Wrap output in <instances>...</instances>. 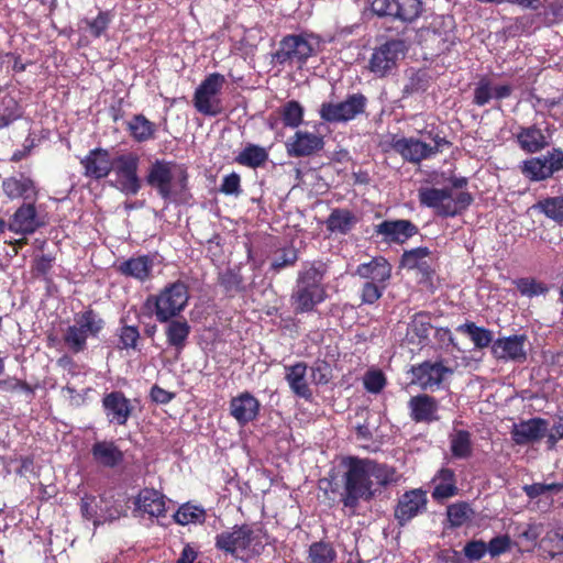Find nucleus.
<instances>
[{
    "mask_svg": "<svg viewBox=\"0 0 563 563\" xmlns=\"http://www.w3.org/2000/svg\"><path fill=\"white\" fill-rule=\"evenodd\" d=\"M494 89V84L489 79L482 78L474 89L473 102L478 107L489 103L490 100L495 99Z\"/></svg>",
    "mask_w": 563,
    "mask_h": 563,
    "instance_id": "603ef678",
    "label": "nucleus"
},
{
    "mask_svg": "<svg viewBox=\"0 0 563 563\" xmlns=\"http://www.w3.org/2000/svg\"><path fill=\"white\" fill-rule=\"evenodd\" d=\"M367 99L362 93L350 95L341 102H324L319 114L328 122H347L365 111Z\"/></svg>",
    "mask_w": 563,
    "mask_h": 563,
    "instance_id": "f8f14e48",
    "label": "nucleus"
},
{
    "mask_svg": "<svg viewBox=\"0 0 563 563\" xmlns=\"http://www.w3.org/2000/svg\"><path fill=\"white\" fill-rule=\"evenodd\" d=\"M512 283L516 285L520 295L525 297L532 298L543 295L548 291L547 286L534 278L523 277L515 279Z\"/></svg>",
    "mask_w": 563,
    "mask_h": 563,
    "instance_id": "3c124183",
    "label": "nucleus"
},
{
    "mask_svg": "<svg viewBox=\"0 0 563 563\" xmlns=\"http://www.w3.org/2000/svg\"><path fill=\"white\" fill-rule=\"evenodd\" d=\"M134 506L135 511L150 517H164L166 512L165 498L155 489H142L134 501Z\"/></svg>",
    "mask_w": 563,
    "mask_h": 563,
    "instance_id": "cd10ccee",
    "label": "nucleus"
},
{
    "mask_svg": "<svg viewBox=\"0 0 563 563\" xmlns=\"http://www.w3.org/2000/svg\"><path fill=\"white\" fill-rule=\"evenodd\" d=\"M487 553V544L482 540L467 542L464 547V554L472 561L481 560Z\"/></svg>",
    "mask_w": 563,
    "mask_h": 563,
    "instance_id": "680f3d73",
    "label": "nucleus"
},
{
    "mask_svg": "<svg viewBox=\"0 0 563 563\" xmlns=\"http://www.w3.org/2000/svg\"><path fill=\"white\" fill-rule=\"evenodd\" d=\"M427 494L422 489L406 492L398 500L395 509V518L400 526H405L412 518L423 512L427 508Z\"/></svg>",
    "mask_w": 563,
    "mask_h": 563,
    "instance_id": "6ab92c4d",
    "label": "nucleus"
},
{
    "mask_svg": "<svg viewBox=\"0 0 563 563\" xmlns=\"http://www.w3.org/2000/svg\"><path fill=\"white\" fill-rule=\"evenodd\" d=\"M456 330L468 335L477 349H485L494 342L493 332L486 328L476 325L474 322L461 324Z\"/></svg>",
    "mask_w": 563,
    "mask_h": 563,
    "instance_id": "79ce46f5",
    "label": "nucleus"
},
{
    "mask_svg": "<svg viewBox=\"0 0 563 563\" xmlns=\"http://www.w3.org/2000/svg\"><path fill=\"white\" fill-rule=\"evenodd\" d=\"M494 95L495 100H501L510 97V95L514 91V87L511 85L505 84V85H494Z\"/></svg>",
    "mask_w": 563,
    "mask_h": 563,
    "instance_id": "774afa93",
    "label": "nucleus"
},
{
    "mask_svg": "<svg viewBox=\"0 0 563 563\" xmlns=\"http://www.w3.org/2000/svg\"><path fill=\"white\" fill-rule=\"evenodd\" d=\"M285 126L298 128L303 120V108L296 100H289L280 107L279 110Z\"/></svg>",
    "mask_w": 563,
    "mask_h": 563,
    "instance_id": "09e8293b",
    "label": "nucleus"
},
{
    "mask_svg": "<svg viewBox=\"0 0 563 563\" xmlns=\"http://www.w3.org/2000/svg\"><path fill=\"white\" fill-rule=\"evenodd\" d=\"M410 418L415 422H433L439 420V402L427 394L417 395L408 401Z\"/></svg>",
    "mask_w": 563,
    "mask_h": 563,
    "instance_id": "a878e982",
    "label": "nucleus"
},
{
    "mask_svg": "<svg viewBox=\"0 0 563 563\" xmlns=\"http://www.w3.org/2000/svg\"><path fill=\"white\" fill-rule=\"evenodd\" d=\"M166 323V341L169 346L174 347L176 352L180 353L187 344L191 328L186 320L170 319Z\"/></svg>",
    "mask_w": 563,
    "mask_h": 563,
    "instance_id": "72a5a7b5",
    "label": "nucleus"
},
{
    "mask_svg": "<svg viewBox=\"0 0 563 563\" xmlns=\"http://www.w3.org/2000/svg\"><path fill=\"white\" fill-rule=\"evenodd\" d=\"M376 232L389 242L404 243L418 233V228L409 220L383 221Z\"/></svg>",
    "mask_w": 563,
    "mask_h": 563,
    "instance_id": "7c9ffc66",
    "label": "nucleus"
},
{
    "mask_svg": "<svg viewBox=\"0 0 563 563\" xmlns=\"http://www.w3.org/2000/svg\"><path fill=\"white\" fill-rule=\"evenodd\" d=\"M220 191L224 195L238 196L241 192V177L236 173L224 176L220 186Z\"/></svg>",
    "mask_w": 563,
    "mask_h": 563,
    "instance_id": "052dcab7",
    "label": "nucleus"
},
{
    "mask_svg": "<svg viewBox=\"0 0 563 563\" xmlns=\"http://www.w3.org/2000/svg\"><path fill=\"white\" fill-rule=\"evenodd\" d=\"M103 325V320L92 309L77 313L64 333V342L73 353H80L86 350L88 338L98 336Z\"/></svg>",
    "mask_w": 563,
    "mask_h": 563,
    "instance_id": "423d86ee",
    "label": "nucleus"
},
{
    "mask_svg": "<svg viewBox=\"0 0 563 563\" xmlns=\"http://www.w3.org/2000/svg\"><path fill=\"white\" fill-rule=\"evenodd\" d=\"M298 261V251L292 246H285L277 250L271 263L274 272H279L286 267L294 266Z\"/></svg>",
    "mask_w": 563,
    "mask_h": 563,
    "instance_id": "8fccbe9b",
    "label": "nucleus"
},
{
    "mask_svg": "<svg viewBox=\"0 0 563 563\" xmlns=\"http://www.w3.org/2000/svg\"><path fill=\"white\" fill-rule=\"evenodd\" d=\"M526 343L525 334L501 336L493 342L492 354L498 361L523 363L527 360Z\"/></svg>",
    "mask_w": 563,
    "mask_h": 563,
    "instance_id": "f3484780",
    "label": "nucleus"
},
{
    "mask_svg": "<svg viewBox=\"0 0 563 563\" xmlns=\"http://www.w3.org/2000/svg\"><path fill=\"white\" fill-rule=\"evenodd\" d=\"M140 339V332L137 327L123 325L119 330V343L121 349H134L137 340Z\"/></svg>",
    "mask_w": 563,
    "mask_h": 563,
    "instance_id": "4d7b16f0",
    "label": "nucleus"
},
{
    "mask_svg": "<svg viewBox=\"0 0 563 563\" xmlns=\"http://www.w3.org/2000/svg\"><path fill=\"white\" fill-rule=\"evenodd\" d=\"M431 330V319L429 314L416 313L407 327V339L412 343H421L427 340Z\"/></svg>",
    "mask_w": 563,
    "mask_h": 563,
    "instance_id": "ea45409f",
    "label": "nucleus"
},
{
    "mask_svg": "<svg viewBox=\"0 0 563 563\" xmlns=\"http://www.w3.org/2000/svg\"><path fill=\"white\" fill-rule=\"evenodd\" d=\"M356 221V217L350 210L334 209L327 220V228L332 233L346 234Z\"/></svg>",
    "mask_w": 563,
    "mask_h": 563,
    "instance_id": "58836bf2",
    "label": "nucleus"
},
{
    "mask_svg": "<svg viewBox=\"0 0 563 563\" xmlns=\"http://www.w3.org/2000/svg\"><path fill=\"white\" fill-rule=\"evenodd\" d=\"M540 549L551 558L563 554V527L548 530L540 541Z\"/></svg>",
    "mask_w": 563,
    "mask_h": 563,
    "instance_id": "c03bdc74",
    "label": "nucleus"
},
{
    "mask_svg": "<svg viewBox=\"0 0 563 563\" xmlns=\"http://www.w3.org/2000/svg\"><path fill=\"white\" fill-rule=\"evenodd\" d=\"M323 139L317 133L297 131L286 143L287 153L292 157L309 156L323 147Z\"/></svg>",
    "mask_w": 563,
    "mask_h": 563,
    "instance_id": "b1692460",
    "label": "nucleus"
},
{
    "mask_svg": "<svg viewBox=\"0 0 563 563\" xmlns=\"http://www.w3.org/2000/svg\"><path fill=\"white\" fill-rule=\"evenodd\" d=\"M453 368L444 365L442 361H426L412 367V383L423 390L440 389L443 382L453 374Z\"/></svg>",
    "mask_w": 563,
    "mask_h": 563,
    "instance_id": "2eb2a0df",
    "label": "nucleus"
},
{
    "mask_svg": "<svg viewBox=\"0 0 563 563\" xmlns=\"http://www.w3.org/2000/svg\"><path fill=\"white\" fill-rule=\"evenodd\" d=\"M443 144H448L444 139L435 140L433 146L413 137H394L391 141L393 150L410 163H420L435 155Z\"/></svg>",
    "mask_w": 563,
    "mask_h": 563,
    "instance_id": "dca6fc26",
    "label": "nucleus"
},
{
    "mask_svg": "<svg viewBox=\"0 0 563 563\" xmlns=\"http://www.w3.org/2000/svg\"><path fill=\"white\" fill-rule=\"evenodd\" d=\"M188 168L185 164L163 158L154 159L146 173L147 185L165 200L181 197L188 190Z\"/></svg>",
    "mask_w": 563,
    "mask_h": 563,
    "instance_id": "7ed1b4c3",
    "label": "nucleus"
},
{
    "mask_svg": "<svg viewBox=\"0 0 563 563\" xmlns=\"http://www.w3.org/2000/svg\"><path fill=\"white\" fill-rule=\"evenodd\" d=\"M128 130L134 141L144 143L155 137L156 125L143 114H134L128 122Z\"/></svg>",
    "mask_w": 563,
    "mask_h": 563,
    "instance_id": "c9c22d12",
    "label": "nucleus"
},
{
    "mask_svg": "<svg viewBox=\"0 0 563 563\" xmlns=\"http://www.w3.org/2000/svg\"><path fill=\"white\" fill-rule=\"evenodd\" d=\"M430 263H432V257L428 247H416L406 251L401 257V265L404 267L419 269L423 274H429Z\"/></svg>",
    "mask_w": 563,
    "mask_h": 563,
    "instance_id": "e433bc0d",
    "label": "nucleus"
},
{
    "mask_svg": "<svg viewBox=\"0 0 563 563\" xmlns=\"http://www.w3.org/2000/svg\"><path fill=\"white\" fill-rule=\"evenodd\" d=\"M174 519L181 526L202 523L206 519V510L200 506L191 505L189 503L184 504L175 512Z\"/></svg>",
    "mask_w": 563,
    "mask_h": 563,
    "instance_id": "49530a36",
    "label": "nucleus"
},
{
    "mask_svg": "<svg viewBox=\"0 0 563 563\" xmlns=\"http://www.w3.org/2000/svg\"><path fill=\"white\" fill-rule=\"evenodd\" d=\"M114 157L106 148H93L82 159L81 165L85 168V176L93 179H103L112 170Z\"/></svg>",
    "mask_w": 563,
    "mask_h": 563,
    "instance_id": "412c9836",
    "label": "nucleus"
},
{
    "mask_svg": "<svg viewBox=\"0 0 563 563\" xmlns=\"http://www.w3.org/2000/svg\"><path fill=\"white\" fill-rule=\"evenodd\" d=\"M520 148L527 153H539L550 145V136L537 125L522 126L516 133Z\"/></svg>",
    "mask_w": 563,
    "mask_h": 563,
    "instance_id": "bb28decb",
    "label": "nucleus"
},
{
    "mask_svg": "<svg viewBox=\"0 0 563 563\" xmlns=\"http://www.w3.org/2000/svg\"><path fill=\"white\" fill-rule=\"evenodd\" d=\"M405 43L401 40H391L380 45L372 54L369 70L378 77L387 76L405 55Z\"/></svg>",
    "mask_w": 563,
    "mask_h": 563,
    "instance_id": "ddd939ff",
    "label": "nucleus"
},
{
    "mask_svg": "<svg viewBox=\"0 0 563 563\" xmlns=\"http://www.w3.org/2000/svg\"><path fill=\"white\" fill-rule=\"evenodd\" d=\"M356 274L368 282L386 285L391 277V265L385 257L377 256L358 265Z\"/></svg>",
    "mask_w": 563,
    "mask_h": 563,
    "instance_id": "2f4dec72",
    "label": "nucleus"
},
{
    "mask_svg": "<svg viewBox=\"0 0 563 563\" xmlns=\"http://www.w3.org/2000/svg\"><path fill=\"white\" fill-rule=\"evenodd\" d=\"M516 530L519 539L526 540L530 543L536 542L541 534V527L534 523L518 526Z\"/></svg>",
    "mask_w": 563,
    "mask_h": 563,
    "instance_id": "e2e57ef3",
    "label": "nucleus"
},
{
    "mask_svg": "<svg viewBox=\"0 0 563 563\" xmlns=\"http://www.w3.org/2000/svg\"><path fill=\"white\" fill-rule=\"evenodd\" d=\"M336 552L333 547L323 541L313 542L308 550V563H334Z\"/></svg>",
    "mask_w": 563,
    "mask_h": 563,
    "instance_id": "de8ad7c7",
    "label": "nucleus"
},
{
    "mask_svg": "<svg viewBox=\"0 0 563 563\" xmlns=\"http://www.w3.org/2000/svg\"><path fill=\"white\" fill-rule=\"evenodd\" d=\"M533 208L558 223L563 222V196L548 197L539 200Z\"/></svg>",
    "mask_w": 563,
    "mask_h": 563,
    "instance_id": "a18cd8bd",
    "label": "nucleus"
},
{
    "mask_svg": "<svg viewBox=\"0 0 563 563\" xmlns=\"http://www.w3.org/2000/svg\"><path fill=\"white\" fill-rule=\"evenodd\" d=\"M34 202L35 201H27L18 208L9 225L11 231L19 234H32L43 225V221L36 212Z\"/></svg>",
    "mask_w": 563,
    "mask_h": 563,
    "instance_id": "4be33fe9",
    "label": "nucleus"
},
{
    "mask_svg": "<svg viewBox=\"0 0 563 563\" xmlns=\"http://www.w3.org/2000/svg\"><path fill=\"white\" fill-rule=\"evenodd\" d=\"M308 366L305 362H298L294 365L285 366V379L290 390L306 400L312 397V391L307 379Z\"/></svg>",
    "mask_w": 563,
    "mask_h": 563,
    "instance_id": "c85d7f7f",
    "label": "nucleus"
},
{
    "mask_svg": "<svg viewBox=\"0 0 563 563\" xmlns=\"http://www.w3.org/2000/svg\"><path fill=\"white\" fill-rule=\"evenodd\" d=\"M548 427V421L542 418H532L515 423L511 431L512 440L519 445L536 442L545 437Z\"/></svg>",
    "mask_w": 563,
    "mask_h": 563,
    "instance_id": "393cba45",
    "label": "nucleus"
},
{
    "mask_svg": "<svg viewBox=\"0 0 563 563\" xmlns=\"http://www.w3.org/2000/svg\"><path fill=\"white\" fill-rule=\"evenodd\" d=\"M320 46V38L313 34L300 33L285 36L274 57L279 64H303L316 54Z\"/></svg>",
    "mask_w": 563,
    "mask_h": 563,
    "instance_id": "6e6552de",
    "label": "nucleus"
},
{
    "mask_svg": "<svg viewBox=\"0 0 563 563\" xmlns=\"http://www.w3.org/2000/svg\"><path fill=\"white\" fill-rule=\"evenodd\" d=\"M198 558L199 548L192 543H186L175 563H201Z\"/></svg>",
    "mask_w": 563,
    "mask_h": 563,
    "instance_id": "0e129e2a",
    "label": "nucleus"
},
{
    "mask_svg": "<svg viewBox=\"0 0 563 563\" xmlns=\"http://www.w3.org/2000/svg\"><path fill=\"white\" fill-rule=\"evenodd\" d=\"M216 548L239 559H249L261 554L264 543L261 530L252 525H235L216 537Z\"/></svg>",
    "mask_w": 563,
    "mask_h": 563,
    "instance_id": "20e7f679",
    "label": "nucleus"
},
{
    "mask_svg": "<svg viewBox=\"0 0 563 563\" xmlns=\"http://www.w3.org/2000/svg\"><path fill=\"white\" fill-rule=\"evenodd\" d=\"M268 159V152L255 144H247L235 157V162L242 166L257 168Z\"/></svg>",
    "mask_w": 563,
    "mask_h": 563,
    "instance_id": "a19ab883",
    "label": "nucleus"
},
{
    "mask_svg": "<svg viewBox=\"0 0 563 563\" xmlns=\"http://www.w3.org/2000/svg\"><path fill=\"white\" fill-rule=\"evenodd\" d=\"M154 301V314L158 322H168L180 314L189 300L188 287L183 282H174L166 285L156 296Z\"/></svg>",
    "mask_w": 563,
    "mask_h": 563,
    "instance_id": "0eeeda50",
    "label": "nucleus"
},
{
    "mask_svg": "<svg viewBox=\"0 0 563 563\" xmlns=\"http://www.w3.org/2000/svg\"><path fill=\"white\" fill-rule=\"evenodd\" d=\"M386 285L366 282L362 289V301L372 305L376 302L383 295Z\"/></svg>",
    "mask_w": 563,
    "mask_h": 563,
    "instance_id": "13d9d810",
    "label": "nucleus"
},
{
    "mask_svg": "<svg viewBox=\"0 0 563 563\" xmlns=\"http://www.w3.org/2000/svg\"><path fill=\"white\" fill-rule=\"evenodd\" d=\"M432 497L434 499L450 498L457 493L455 473L450 468H441L433 478Z\"/></svg>",
    "mask_w": 563,
    "mask_h": 563,
    "instance_id": "f704fd0d",
    "label": "nucleus"
},
{
    "mask_svg": "<svg viewBox=\"0 0 563 563\" xmlns=\"http://www.w3.org/2000/svg\"><path fill=\"white\" fill-rule=\"evenodd\" d=\"M2 190L10 200L23 199L24 201H35L38 196L37 185L23 173L4 178Z\"/></svg>",
    "mask_w": 563,
    "mask_h": 563,
    "instance_id": "aec40b11",
    "label": "nucleus"
},
{
    "mask_svg": "<svg viewBox=\"0 0 563 563\" xmlns=\"http://www.w3.org/2000/svg\"><path fill=\"white\" fill-rule=\"evenodd\" d=\"M343 465L346 470L343 475L342 503L350 509H355L360 500H371L377 492L375 485L385 487L398 479L394 467L371 459L347 456L344 459Z\"/></svg>",
    "mask_w": 563,
    "mask_h": 563,
    "instance_id": "f257e3e1",
    "label": "nucleus"
},
{
    "mask_svg": "<svg viewBox=\"0 0 563 563\" xmlns=\"http://www.w3.org/2000/svg\"><path fill=\"white\" fill-rule=\"evenodd\" d=\"M421 206L433 209L442 218H453L465 211L473 201L468 191H455L452 188L421 187L418 190Z\"/></svg>",
    "mask_w": 563,
    "mask_h": 563,
    "instance_id": "39448f33",
    "label": "nucleus"
},
{
    "mask_svg": "<svg viewBox=\"0 0 563 563\" xmlns=\"http://www.w3.org/2000/svg\"><path fill=\"white\" fill-rule=\"evenodd\" d=\"M151 396L154 401L159 404H167L172 400L173 396L170 393L166 391L165 389L154 386L151 391Z\"/></svg>",
    "mask_w": 563,
    "mask_h": 563,
    "instance_id": "338daca9",
    "label": "nucleus"
},
{
    "mask_svg": "<svg viewBox=\"0 0 563 563\" xmlns=\"http://www.w3.org/2000/svg\"><path fill=\"white\" fill-rule=\"evenodd\" d=\"M446 517L451 528H460L472 520L474 510L467 503H454L446 508Z\"/></svg>",
    "mask_w": 563,
    "mask_h": 563,
    "instance_id": "37998d69",
    "label": "nucleus"
},
{
    "mask_svg": "<svg viewBox=\"0 0 563 563\" xmlns=\"http://www.w3.org/2000/svg\"><path fill=\"white\" fill-rule=\"evenodd\" d=\"M154 267V258L150 255H139L123 261L119 266V272L139 282H145L151 278Z\"/></svg>",
    "mask_w": 563,
    "mask_h": 563,
    "instance_id": "473e14b6",
    "label": "nucleus"
},
{
    "mask_svg": "<svg viewBox=\"0 0 563 563\" xmlns=\"http://www.w3.org/2000/svg\"><path fill=\"white\" fill-rule=\"evenodd\" d=\"M450 450L455 459H468L473 453L472 434L466 430H453L449 435Z\"/></svg>",
    "mask_w": 563,
    "mask_h": 563,
    "instance_id": "4c0bfd02",
    "label": "nucleus"
},
{
    "mask_svg": "<svg viewBox=\"0 0 563 563\" xmlns=\"http://www.w3.org/2000/svg\"><path fill=\"white\" fill-rule=\"evenodd\" d=\"M260 407L257 398L244 391L231 399L230 413L241 426H244L257 417Z\"/></svg>",
    "mask_w": 563,
    "mask_h": 563,
    "instance_id": "5701e85b",
    "label": "nucleus"
},
{
    "mask_svg": "<svg viewBox=\"0 0 563 563\" xmlns=\"http://www.w3.org/2000/svg\"><path fill=\"white\" fill-rule=\"evenodd\" d=\"M523 490L529 498H537V497L548 494V493L563 492V484H561V483H552V484L534 483L532 485H526L523 487Z\"/></svg>",
    "mask_w": 563,
    "mask_h": 563,
    "instance_id": "6e6d98bb",
    "label": "nucleus"
},
{
    "mask_svg": "<svg viewBox=\"0 0 563 563\" xmlns=\"http://www.w3.org/2000/svg\"><path fill=\"white\" fill-rule=\"evenodd\" d=\"M329 266L322 261L305 263L298 272L290 300L296 313L311 312L327 298L322 282Z\"/></svg>",
    "mask_w": 563,
    "mask_h": 563,
    "instance_id": "f03ea898",
    "label": "nucleus"
},
{
    "mask_svg": "<svg viewBox=\"0 0 563 563\" xmlns=\"http://www.w3.org/2000/svg\"><path fill=\"white\" fill-rule=\"evenodd\" d=\"M93 461L103 467L113 468L123 462L124 454L114 441H97L91 446Z\"/></svg>",
    "mask_w": 563,
    "mask_h": 563,
    "instance_id": "c756f323",
    "label": "nucleus"
},
{
    "mask_svg": "<svg viewBox=\"0 0 563 563\" xmlns=\"http://www.w3.org/2000/svg\"><path fill=\"white\" fill-rule=\"evenodd\" d=\"M0 386L2 389L7 391H12L16 389L30 390L26 383L18 379V378H8L0 382Z\"/></svg>",
    "mask_w": 563,
    "mask_h": 563,
    "instance_id": "69168bd1",
    "label": "nucleus"
},
{
    "mask_svg": "<svg viewBox=\"0 0 563 563\" xmlns=\"http://www.w3.org/2000/svg\"><path fill=\"white\" fill-rule=\"evenodd\" d=\"M101 404L106 418L111 424L125 426L134 410L131 400L120 390L106 394Z\"/></svg>",
    "mask_w": 563,
    "mask_h": 563,
    "instance_id": "a211bd4d",
    "label": "nucleus"
},
{
    "mask_svg": "<svg viewBox=\"0 0 563 563\" xmlns=\"http://www.w3.org/2000/svg\"><path fill=\"white\" fill-rule=\"evenodd\" d=\"M363 385L368 393L378 394L386 386V377L379 369H369L363 377Z\"/></svg>",
    "mask_w": 563,
    "mask_h": 563,
    "instance_id": "864d4df0",
    "label": "nucleus"
},
{
    "mask_svg": "<svg viewBox=\"0 0 563 563\" xmlns=\"http://www.w3.org/2000/svg\"><path fill=\"white\" fill-rule=\"evenodd\" d=\"M421 10V0H373L372 2V11L378 16H390L405 23L413 22Z\"/></svg>",
    "mask_w": 563,
    "mask_h": 563,
    "instance_id": "4468645a",
    "label": "nucleus"
},
{
    "mask_svg": "<svg viewBox=\"0 0 563 563\" xmlns=\"http://www.w3.org/2000/svg\"><path fill=\"white\" fill-rule=\"evenodd\" d=\"M511 540L507 534L493 538L487 544V552L493 556H498L510 549Z\"/></svg>",
    "mask_w": 563,
    "mask_h": 563,
    "instance_id": "bf43d9fd",
    "label": "nucleus"
},
{
    "mask_svg": "<svg viewBox=\"0 0 563 563\" xmlns=\"http://www.w3.org/2000/svg\"><path fill=\"white\" fill-rule=\"evenodd\" d=\"M224 85L225 77L223 75L209 74L195 90L192 102L196 110L208 117L219 115L223 110L220 95Z\"/></svg>",
    "mask_w": 563,
    "mask_h": 563,
    "instance_id": "1a4fd4ad",
    "label": "nucleus"
},
{
    "mask_svg": "<svg viewBox=\"0 0 563 563\" xmlns=\"http://www.w3.org/2000/svg\"><path fill=\"white\" fill-rule=\"evenodd\" d=\"M519 168L530 181L547 180L563 170V151L560 147H553L544 155L523 161Z\"/></svg>",
    "mask_w": 563,
    "mask_h": 563,
    "instance_id": "9b49d317",
    "label": "nucleus"
},
{
    "mask_svg": "<svg viewBox=\"0 0 563 563\" xmlns=\"http://www.w3.org/2000/svg\"><path fill=\"white\" fill-rule=\"evenodd\" d=\"M110 22L111 15L107 11H100L99 14L92 20H84V23L88 27L89 33L95 37H99L108 29Z\"/></svg>",
    "mask_w": 563,
    "mask_h": 563,
    "instance_id": "5fc2aeb1",
    "label": "nucleus"
},
{
    "mask_svg": "<svg viewBox=\"0 0 563 563\" xmlns=\"http://www.w3.org/2000/svg\"><path fill=\"white\" fill-rule=\"evenodd\" d=\"M140 155L126 152L114 157L112 170L114 174V187L125 196H135L142 188V179L139 176Z\"/></svg>",
    "mask_w": 563,
    "mask_h": 563,
    "instance_id": "9d476101",
    "label": "nucleus"
}]
</instances>
